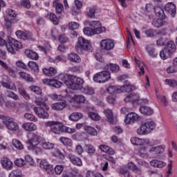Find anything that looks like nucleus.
Listing matches in <instances>:
<instances>
[{"label": "nucleus", "mask_w": 177, "mask_h": 177, "mask_svg": "<svg viewBox=\"0 0 177 177\" xmlns=\"http://www.w3.org/2000/svg\"><path fill=\"white\" fill-rule=\"evenodd\" d=\"M156 128V123L151 120H147L138 129L137 133L140 136L149 135Z\"/></svg>", "instance_id": "f257e3e1"}, {"label": "nucleus", "mask_w": 177, "mask_h": 177, "mask_svg": "<svg viewBox=\"0 0 177 177\" xmlns=\"http://www.w3.org/2000/svg\"><path fill=\"white\" fill-rule=\"evenodd\" d=\"M75 49L77 52L86 50L87 52H93V47L91 44V41L82 37H80L76 42Z\"/></svg>", "instance_id": "f03ea898"}, {"label": "nucleus", "mask_w": 177, "mask_h": 177, "mask_svg": "<svg viewBox=\"0 0 177 177\" xmlns=\"http://www.w3.org/2000/svg\"><path fill=\"white\" fill-rule=\"evenodd\" d=\"M68 81H65V84L71 89H81L84 84V80L77 76H68Z\"/></svg>", "instance_id": "7ed1b4c3"}, {"label": "nucleus", "mask_w": 177, "mask_h": 177, "mask_svg": "<svg viewBox=\"0 0 177 177\" xmlns=\"http://www.w3.org/2000/svg\"><path fill=\"white\" fill-rule=\"evenodd\" d=\"M40 138L37 134H32L31 138H29L28 142L30 144L28 147L29 150H32L36 154L41 153L42 149L41 148V144H39Z\"/></svg>", "instance_id": "20e7f679"}, {"label": "nucleus", "mask_w": 177, "mask_h": 177, "mask_svg": "<svg viewBox=\"0 0 177 177\" xmlns=\"http://www.w3.org/2000/svg\"><path fill=\"white\" fill-rule=\"evenodd\" d=\"M36 104H37V106H40L39 107H35L33 109L34 112L37 114L39 118H43L44 120H45V118H48L49 114L48 112L45 111V109L46 110L49 109V107L46 106V104L39 101H36Z\"/></svg>", "instance_id": "39448f33"}, {"label": "nucleus", "mask_w": 177, "mask_h": 177, "mask_svg": "<svg viewBox=\"0 0 177 177\" xmlns=\"http://www.w3.org/2000/svg\"><path fill=\"white\" fill-rule=\"evenodd\" d=\"M46 128L49 127L50 128V132L55 135H60L63 132V124L62 122L57 121H48L45 122Z\"/></svg>", "instance_id": "423d86ee"}, {"label": "nucleus", "mask_w": 177, "mask_h": 177, "mask_svg": "<svg viewBox=\"0 0 177 177\" xmlns=\"http://www.w3.org/2000/svg\"><path fill=\"white\" fill-rule=\"evenodd\" d=\"M111 79V73L107 71H103L96 73L93 76V81L100 84H104Z\"/></svg>", "instance_id": "0eeeda50"}, {"label": "nucleus", "mask_w": 177, "mask_h": 177, "mask_svg": "<svg viewBox=\"0 0 177 177\" xmlns=\"http://www.w3.org/2000/svg\"><path fill=\"white\" fill-rule=\"evenodd\" d=\"M115 46V44L114 43V40L111 39H102L100 44V47L102 50H113Z\"/></svg>", "instance_id": "6e6552de"}, {"label": "nucleus", "mask_w": 177, "mask_h": 177, "mask_svg": "<svg viewBox=\"0 0 177 177\" xmlns=\"http://www.w3.org/2000/svg\"><path fill=\"white\" fill-rule=\"evenodd\" d=\"M2 122L9 131H12L13 132L19 131V124L11 119L6 117Z\"/></svg>", "instance_id": "1a4fd4ad"}, {"label": "nucleus", "mask_w": 177, "mask_h": 177, "mask_svg": "<svg viewBox=\"0 0 177 177\" xmlns=\"http://www.w3.org/2000/svg\"><path fill=\"white\" fill-rule=\"evenodd\" d=\"M137 121H139V115L135 113H128L124 118V122L127 125L137 122Z\"/></svg>", "instance_id": "9d476101"}, {"label": "nucleus", "mask_w": 177, "mask_h": 177, "mask_svg": "<svg viewBox=\"0 0 177 177\" xmlns=\"http://www.w3.org/2000/svg\"><path fill=\"white\" fill-rule=\"evenodd\" d=\"M69 161L75 167H82V159L73 153L68 154Z\"/></svg>", "instance_id": "9b49d317"}, {"label": "nucleus", "mask_w": 177, "mask_h": 177, "mask_svg": "<svg viewBox=\"0 0 177 177\" xmlns=\"http://www.w3.org/2000/svg\"><path fill=\"white\" fill-rule=\"evenodd\" d=\"M1 164L4 168V169H7V171H10L11 169H13V162L10 159L6 158V157H3L1 159Z\"/></svg>", "instance_id": "f8f14e48"}, {"label": "nucleus", "mask_w": 177, "mask_h": 177, "mask_svg": "<svg viewBox=\"0 0 177 177\" xmlns=\"http://www.w3.org/2000/svg\"><path fill=\"white\" fill-rule=\"evenodd\" d=\"M165 12H167L171 17H175L176 15V6L174 3H167L165 6Z\"/></svg>", "instance_id": "ddd939ff"}, {"label": "nucleus", "mask_w": 177, "mask_h": 177, "mask_svg": "<svg viewBox=\"0 0 177 177\" xmlns=\"http://www.w3.org/2000/svg\"><path fill=\"white\" fill-rule=\"evenodd\" d=\"M132 145L135 146H143V145H149V140L139 138L138 137H133L131 138Z\"/></svg>", "instance_id": "4468645a"}, {"label": "nucleus", "mask_w": 177, "mask_h": 177, "mask_svg": "<svg viewBox=\"0 0 177 177\" xmlns=\"http://www.w3.org/2000/svg\"><path fill=\"white\" fill-rule=\"evenodd\" d=\"M43 84L49 86H53L54 88H60L62 86V83L56 80L44 79Z\"/></svg>", "instance_id": "2eb2a0df"}, {"label": "nucleus", "mask_w": 177, "mask_h": 177, "mask_svg": "<svg viewBox=\"0 0 177 177\" xmlns=\"http://www.w3.org/2000/svg\"><path fill=\"white\" fill-rule=\"evenodd\" d=\"M66 107H67V102L66 101L51 104V109H53V110H56L57 111H62V110H64V109H66Z\"/></svg>", "instance_id": "dca6fc26"}, {"label": "nucleus", "mask_w": 177, "mask_h": 177, "mask_svg": "<svg viewBox=\"0 0 177 177\" xmlns=\"http://www.w3.org/2000/svg\"><path fill=\"white\" fill-rule=\"evenodd\" d=\"M151 167L153 168H164V167L167 166V163L164 161L158 160L157 159H153L149 162Z\"/></svg>", "instance_id": "f3484780"}, {"label": "nucleus", "mask_w": 177, "mask_h": 177, "mask_svg": "<svg viewBox=\"0 0 177 177\" xmlns=\"http://www.w3.org/2000/svg\"><path fill=\"white\" fill-rule=\"evenodd\" d=\"M53 6L55 8L56 13L57 15H62L64 10V6L59 0H55L53 3Z\"/></svg>", "instance_id": "a211bd4d"}, {"label": "nucleus", "mask_w": 177, "mask_h": 177, "mask_svg": "<svg viewBox=\"0 0 177 177\" xmlns=\"http://www.w3.org/2000/svg\"><path fill=\"white\" fill-rule=\"evenodd\" d=\"M139 95L138 93H132L124 98V102L128 103V102H132L135 103V102H139Z\"/></svg>", "instance_id": "6ab92c4d"}, {"label": "nucleus", "mask_w": 177, "mask_h": 177, "mask_svg": "<svg viewBox=\"0 0 177 177\" xmlns=\"http://www.w3.org/2000/svg\"><path fill=\"white\" fill-rule=\"evenodd\" d=\"M25 55L28 59H31L32 60H38L39 59V56H38V54L34 50L27 49L25 50Z\"/></svg>", "instance_id": "aec40b11"}, {"label": "nucleus", "mask_w": 177, "mask_h": 177, "mask_svg": "<svg viewBox=\"0 0 177 177\" xmlns=\"http://www.w3.org/2000/svg\"><path fill=\"white\" fill-rule=\"evenodd\" d=\"M39 165H40V168H41L42 169H45V171H46L48 174H49V172H50V171L53 169V167H52V165H50L48 162V161H46V160H41Z\"/></svg>", "instance_id": "412c9836"}, {"label": "nucleus", "mask_w": 177, "mask_h": 177, "mask_svg": "<svg viewBox=\"0 0 177 177\" xmlns=\"http://www.w3.org/2000/svg\"><path fill=\"white\" fill-rule=\"evenodd\" d=\"M43 73L45 75H47L48 77H55L56 75V73H57V71H56V68L53 67L44 68H43Z\"/></svg>", "instance_id": "4be33fe9"}, {"label": "nucleus", "mask_w": 177, "mask_h": 177, "mask_svg": "<svg viewBox=\"0 0 177 177\" xmlns=\"http://www.w3.org/2000/svg\"><path fill=\"white\" fill-rule=\"evenodd\" d=\"M165 49L171 54L174 53V52L176 51V45H175V43L174 41H169L167 43Z\"/></svg>", "instance_id": "5701e85b"}, {"label": "nucleus", "mask_w": 177, "mask_h": 177, "mask_svg": "<svg viewBox=\"0 0 177 177\" xmlns=\"http://www.w3.org/2000/svg\"><path fill=\"white\" fill-rule=\"evenodd\" d=\"M28 67L35 73V74H38L39 73V66H38V64L34 61H30L28 63Z\"/></svg>", "instance_id": "b1692460"}, {"label": "nucleus", "mask_w": 177, "mask_h": 177, "mask_svg": "<svg viewBox=\"0 0 177 177\" xmlns=\"http://www.w3.org/2000/svg\"><path fill=\"white\" fill-rule=\"evenodd\" d=\"M165 147L164 145L152 147L151 149H149V153L151 154H160V153H163Z\"/></svg>", "instance_id": "393cba45"}, {"label": "nucleus", "mask_w": 177, "mask_h": 177, "mask_svg": "<svg viewBox=\"0 0 177 177\" xmlns=\"http://www.w3.org/2000/svg\"><path fill=\"white\" fill-rule=\"evenodd\" d=\"M140 112L141 114H144V115H151L154 111L151 108L146 106H142L140 108Z\"/></svg>", "instance_id": "a878e982"}, {"label": "nucleus", "mask_w": 177, "mask_h": 177, "mask_svg": "<svg viewBox=\"0 0 177 177\" xmlns=\"http://www.w3.org/2000/svg\"><path fill=\"white\" fill-rule=\"evenodd\" d=\"M104 114L106 116V118H107L109 122H110L111 124H113V122L114 121V116L113 114V111H111V109H105L104 111Z\"/></svg>", "instance_id": "bb28decb"}, {"label": "nucleus", "mask_w": 177, "mask_h": 177, "mask_svg": "<svg viewBox=\"0 0 177 177\" xmlns=\"http://www.w3.org/2000/svg\"><path fill=\"white\" fill-rule=\"evenodd\" d=\"M85 150L87 154L90 156H95L96 153V148H95V147L91 144L85 145Z\"/></svg>", "instance_id": "cd10ccee"}, {"label": "nucleus", "mask_w": 177, "mask_h": 177, "mask_svg": "<svg viewBox=\"0 0 177 177\" xmlns=\"http://www.w3.org/2000/svg\"><path fill=\"white\" fill-rule=\"evenodd\" d=\"M125 84L124 86H121L120 88V91L121 92H131V91L133 89V86L129 84V81L125 80Z\"/></svg>", "instance_id": "c85d7f7f"}, {"label": "nucleus", "mask_w": 177, "mask_h": 177, "mask_svg": "<svg viewBox=\"0 0 177 177\" xmlns=\"http://www.w3.org/2000/svg\"><path fill=\"white\" fill-rule=\"evenodd\" d=\"M105 70H111L112 73H118L120 66L115 64H108L104 67Z\"/></svg>", "instance_id": "c756f323"}, {"label": "nucleus", "mask_w": 177, "mask_h": 177, "mask_svg": "<svg viewBox=\"0 0 177 177\" xmlns=\"http://www.w3.org/2000/svg\"><path fill=\"white\" fill-rule=\"evenodd\" d=\"M68 59H69L70 62H73V63H80V62H81V58L80 57V55L75 53L68 54Z\"/></svg>", "instance_id": "7c9ffc66"}, {"label": "nucleus", "mask_w": 177, "mask_h": 177, "mask_svg": "<svg viewBox=\"0 0 177 177\" xmlns=\"http://www.w3.org/2000/svg\"><path fill=\"white\" fill-rule=\"evenodd\" d=\"M19 75L22 78V80H25L28 82H33L34 78L31 77V75L26 72H20Z\"/></svg>", "instance_id": "2f4dec72"}, {"label": "nucleus", "mask_w": 177, "mask_h": 177, "mask_svg": "<svg viewBox=\"0 0 177 177\" xmlns=\"http://www.w3.org/2000/svg\"><path fill=\"white\" fill-rule=\"evenodd\" d=\"M3 88H6V89H9L10 91H17V87H16V84L15 83H8L6 82H3L1 83Z\"/></svg>", "instance_id": "473e14b6"}, {"label": "nucleus", "mask_w": 177, "mask_h": 177, "mask_svg": "<svg viewBox=\"0 0 177 177\" xmlns=\"http://www.w3.org/2000/svg\"><path fill=\"white\" fill-rule=\"evenodd\" d=\"M84 117V115L81 113H73L71 115H69V120L71 121H79V120H81Z\"/></svg>", "instance_id": "72a5a7b5"}, {"label": "nucleus", "mask_w": 177, "mask_h": 177, "mask_svg": "<svg viewBox=\"0 0 177 177\" xmlns=\"http://www.w3.org/2000/svg\"><path fill=\"white\" fill-rule=\"evenodd\" d=\"M84 131H86L88 135H91V136H97V131L95 128L91 126H85Z\"/></svg>", "instance_id": "f704fd0d"}, {"label": "nucleus", "mask_w": 177, "mask_h": 177, "mask_svg": "<svg viewBox=\"0 0 177 177\" xmlns=\"http://www.w3.org/2000/svg\"><path fill=\"white\" fill-rule=\"evenodd\" d=\"M155 14L158 17H160V19H164L165 17V14L164 13V10L161 8L160 7L156 6L154 8Z\"/></svg>", "instance_id": "c9c22d12"}, {"label": "nucleus", "mask_w": 177, "mask_h": 177, "mask_svg": "<svg viewBox=\"0 0 177 177\" xmlns=\"http://www.w3.org/2000/svg\"><path fill=\"white\" fill-rule=\"evenodd\" d=\"M5 95L7 97L13 99V100H20V97L13 91H6Z\"/></svg>", "instance_id": "e433bc0d"}, {"label": "nucleus", "mask_w": 177, "mask_h": 177, "mask_svg": "<svg viewBox=\"0 0 177 177\" xmlns=\"http://www.w3.org/2000/svg\"><path fill=\"white\" fill-rule=\"evenodd\" d=\"M40 146L42 149H44V150H52V149L55 147V144L50 142H43L40 144Z\"/></svg>", "instance_id": "4c0bfd02"}, {"label": "nucleus", "mask_w": 177, "mask_h": 177, "mask_svg": "<svg viewBox=\"0 0 177 177\" xmlns=\"http://www.w3.org/2000/svg\"><path fill=\"white\" fill-rule=\"evenodd\" d=\"M59 142L62 143L64 146H73V140L66 137H61L59 138Z\"/></svg>", "instance_id": "58836bf2"}, {"label": "nucleus", "mask_w": 177, "mask_h": 177, "mask_svg": "<svg viewBox=\"0 0 177 177\" xmlns=\"http://www.w3.org/2000/svg\"><path fill=\"white\" fill-rule=\"evenodd\" d=\"M17 37L19 38L20 39H28V33L26 32H23L22 30H17L15 32Z\"/></svg>", "instance_id": "ea45409f"}, {"label": "nucleus", "mask_w": 177, "mask_h": 177, "mask_svg": "<svg viewBox=\"0 0 177 177\" xmlns=\"http://www.w3.org/2000/svg\"><path fill=\"white\" fill-rule=\"evenodd\" d=\"M72 100L76 103H85V96L82 95H75Z\"/></svg>", "instance_id": "a19ab883"}, {"label": "nucleus", "mask_w": 177, "mask_h": 177, "mask_svg": "<svg viewBox=\"0 0 177 177\" xmlns=\"http://www.w3.org/2000/svg\"><path fill=\"white\" fill-rule=\"evenodd\" d=\"M12 145L15 149H17V150H23V149H24V146H23L21 142L17 139L12 140Z\"/></svg>", "instance_id": "79ce46f5"}, {"label": "nucleus", "mask_w": 177, "mask_h": 177, "mask_svg": "<svg viewBox=\"0 0 177 177\" xmlns=\"http://www.w3.org/2000/svg\"><path fill=\"white\" fill-rule=\"evenodd\" d=\"M171 55H172L170 52L167 51L165 48H164L160 53V56L162 60H167L168 57H171Z\"/></svg>", "instance_id": "37998d69"}, {"label": "nucleus", "mask_w": 177, "mask_h": 177, "mask_svg": "<svg viewBox=\"0 0 177 177\" xmlns=\"http://www.w3.org/2000/svg\"><path fill=\"white\" fill-rule=\"evenodd\" d=\"M82 92L85 95H95V89L89 86H86L83 88Z\"/></svg>", "instance_id": "c03bdc74"}, {"label": "nucleus", "mask_w": 177, "mask_h": 177, "mask_svg": "<svg viewBox=\"0 0 177 177\" xmlns=\"http://www.w3.org/2000/svg\"><path fill=\"white\" fill-rule=\"evenodd\" d=\"M149 56L151 57H157V53H156V50H154V48L153 46H147L146 48Z\"/></svg>", "instance_id": "a18cd8bd"}, {"label": "nucleus", "mask_w": 177, "mask_h": 177, "mask_svg": "<svg viewBox=\"0 0 177 177\" xmlns=\"http://www.w3.org/2000/svg\"><path fill=\"white\" fill-rule=\"evenodd\" d=\"M9 177H23V173L20 169H15L10 173Z\"/></svg>", "instance_id": "49530a36"}, {"label": "nucleus", "mask_w": 177, "mask_h": 177, "mask_svg": "<svg viewBox=\"0 0 177 177\" xmlns=\"http://www.w3.org/2000/svg\"><path fill=\"white\" fill-rule=\"evenodd\" d=\"M18 92L21 96H23L26 100H30V95L27 93V91L24 88H18Z\"/></svg>", "instance_id": "de8ad7c7"}, {"label": "nucleus", "mask_w": 177, "mask_h": 177, "mask_svg": "<svg viewBox=\"0 0 177 177\" xmlns=\"http://www.w3.org/2000/svg\"><path fill=\"white\" fill-rule=\"evenodd\" d=\"M50 20L55 24V26H57L59 24V19L56 16V14L51 12L49 15Z\"/></svg>", "instance_id": "09e8293b"}, {"label": "nucleus", "mask_w": 177, "mask_h": 177, "mask_svg": "<svg viewBox=\"0 0 177 177\" xmlns=\"http://www.w3.org/2000/svg\"><path fill=\"white\" fill-rule=\"evenodd\" d=\"M10 43L17 49H22L23 48V44H21V43L20 41H19L15 39H12L10 41Z\"/></svg>", "instance_id": "8fccbe9b"}, {"label": "nucleus", "mask_w": 177, "mask_h": 177, "mask_svg": "<svg viewBox=\"0 0 177 177\" xmlns=\"http://www.w3.org/2000/svg\"><path fill=\"white\" fill-rule=\"evenodd\" d=\"M24 118L28 121H33V122H37V121H38V119L31 113H25Z\"/></svg>", "instance_id": "3c124183"}, {"label": "nucleus", "mask_w": 177, "mask_h": 177, "mask_svg": "<svg viewBox=\"0 0 177 177\" xmlns=\"http://www.w3.org/2000/svg\"><path fill=\"white\" fill-rule=\"evenodd\" d=\"M14 163L17 167H21L26 165V160H24L23 158H17L15 160Z\"/></svg>", "instance_id": "603ef678"}, {"label": "nucleus", "mask_w": 177, "mask_h": 177, "mask_svg": "<svg viewBox=\"0 0 177 177\" xmlns=\"http://www.w3.org/2000/svg\"><path fill=\"white\" fill-rule=\"evenodd\" d=\"M62 132L64 133H75V129L70 128L62 124Z\"/></svg>", "instance_id": "864d4df0"}, {"label": "nucleus", "mask_w": 177, "mask_h": 177, "mask_svg": "<svg viewBox=\"0 0 177 177\" xmlns=\"http://www.w3.org/2000/svg\"><path fill=\"white\" fill-rule=\"evenodd\" d=\"M25 161L28 163L30 167H35V162H34V159L29 155L25 156Z\"/></svg>", "instance_id": "5fc2aeb1"}, {"label": "nucleus", "mask_w": 177, "mask_h": 177, "mask_svg": "<svg viewBox=\"0 0 177 177\" xmlns=\"http://www.w3.org/2000/svg\"><path fill=\"white\" fill-rule=\"evenodd\" d=\"M87 24L92 28H96L97 27H101L102 26V24L100 21H88Z\"/></svg>", "instance_id": "6e6d98bb"}, {"label": "nucleus", "mask_w": 177, "mask_h": 177, "mask_svg": "<svg viewBox=\"0 0 177 177\" xmlns=\"http://www.w3.org/2000/svg\"><path fill=\"white\" fill-rule=\"evenodd\" d=\"M17 21H19V19H12V21L8 19H5V22H6L5 24H6V28H12V23H17Z\"/></svg>", "instance_id": "4d7b16f0"}, {"label": "nucleus", "mask_w": 177, "mask_h": 177, "mask_svg": "<svg viewBox=\"0 0 177 177\" xmlns=\"http://www.w3.org/2000/svg\"><path fill=\"white\" fill-rule=\"evenodd\" d=\"M88 117L93 121H99L100 120V116L99 114L94 112H90L88 113Z\"/></svg>", "instance_id": "13d9d810"}, {"label": "nucleus", "mask_w": 177, "mask_h": 177, "mask_svg": "<svg viewBox=\"0 0 177 177\" xmlns=\"http://www.w3.org/2000/svg\"><path fill=\"white\" fill-rule=\"evenodd\" d=\"M93 34H102V32H104L106 31V28L102 27V26H98L95 28L93 29Z\"/></svg>", "instance_id": "bf43d9fd"}, {"label": "nucleus", "mask_w": 177, "mask_h": 177, "mask_svg": "<svg viewBox=\"0 0 177 177\" xmlns=\"http://www.w3.org/2000/svg\"><path fill=\"white\" fill-rule=\"evenodd\" d=\"M156 34H157V32L153 29H148L145 31V35H147L148 38H153Z\"/></svg>", "instance_id": "052dcab7"}, {"label": "nucleus", "mask_w": 177, "mask_h": 177, "mask_svg": "<svg viewBox=\"0 0 177 177\" xmlns=\"http://www.w3.org/2000/svg\"><path fill=\"white\" fill-rule=\"evenodd\" d=\"M30 91L36 93V95H41L42 93V91L39 86H31L30 87Z\"/></svg>", "instance_id": "680f3d73"}, {"label": "nucleus", "mask_w": 177, "mask_h": 177, "mask_svg": "<svg viewBox=\"0 0 177 177\" xmlns=\"http://www.w3.org/2000/svg\"><path fill=\"white\" fill-rule=\"evenodd\" d=\"M165 82L167 84V85L171 86L172 88L177 86V81L175 80L166 79Z\"/></svg>", "instance_id": "e2e57ef3"}, {"label": "nucleus", "mask_w": 177, "mask_h": 177, "mask_svg": "<svg viewBox=\"0 0 177 177\" xmlns=\"http://www.w3.org/2000/svg\"><path fill=\"white\" fill-rule=\"evenodd\" d=\"M68 27L70 30H77L80 27V24L75 21H71L68 24Z\"/></svg>", "instance_id": "0e129e2a"}, {"label": "nucleus", "mask_w": 177, "mask_h": 177, "mask_svg": "<svg viewBox=\"0 0 177 177\" xmlns=\"http://www.w3.org/2000/svg\"><path fill=\"white\" fill-rule=\"evenodd\" d=\"M21 5L26 8V9H30L31 8V3L30 0H21Z\"/></svg>", "instance_id": "69168bd1"}, {"label": "nucleus", "mask_w": 177, "mask_h": 177, "mask_svg": "<svg viewBox=\"0 0 177 177\" xmlns=\"http://www.w3.org/2000/svg\"><path fill=\"white\" fill-rule=\"evenodd\" d=\"M83 32L88 37H92V35H94L93 29H91L89 28H85L83 30Z\"/></svg>", "instance_id": "338daca9"}, {"label": "nucleus", "mask_w": 177, "mask_h": 177, "mask_svg": "<svg viewBox=\"0 0 177 177\" xmlns=\"http://www.w3.org/2000/svg\"><path fill=\"white\" fill-rule=\"evenodd\" d=\"M15 64L17 67H18L19 68H22L23 70H27V65H26V64H24V62L21 61H17L15 62Z\"/></svg>", "instance_id": "774afa93"}]
</instances>
